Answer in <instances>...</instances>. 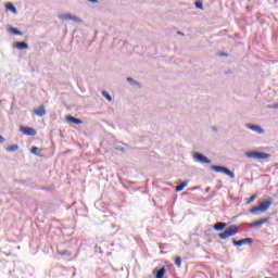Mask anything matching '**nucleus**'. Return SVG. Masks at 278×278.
Returning a JSON list of instances; mask_svg holds the SVG:
<instances>
[{
	"instance_id": "obj_1",
	"label": "nucleus",
	"mask_w": 278,
	"mask_h": 278,
	"mask_svg": "<svg viewBox=\"0 0 278 278\" xmlns=\"http://www.w3.org/2000/svg\"><path fill=\"white\" fill-rule=\"evenodd\" d=\"M239 227L237 225H230L224 232L218 235L220 240H227V238H231L238 233Z\"/></svg>"
},
{
	"instance_id": "obj_2",
	"label": "nucleus",
	"mask_w": 278,
	"mask_h": 278,
	"mask_svg": "<svg viewBox=\"0 0 278 278\" xmlns=\"http://www.w3.org/2000/svg\"><path fill=\"white\" fill-rule=\"evenodd\" d=\"M270 205H273V201L270 200H265L263 202L260 203L258 206H254L250 210L251 214H257V212H267V210L270 207Z\"/></svg>"
},
{
	"instance_id": "obj_3",
	"label": "nucleus",
	"mask_w": 278,
	"mask_h": 278,
	"mask_svg": "<svg viewBox=\"0 0 278 278\" xmlns=\"http://www.w3.org/2000/svg\"><path fill=\"white\" fill-rule=\"evenodd\" d=\"M245 156H248L250 160H269L270 154L266 152L248 151L245 152Z\"/></svg>"
},
{
	"instance_id": "obj_4",
	"label": "nucleus",
	"mask_w": 278,
	"mask_h": 278,
	"mask_svg": "<svg viewBox=\"0 0 278 278\" xmlns=\"http://www.w3.org/2000/svg\"><path fill=\"white\" fill-rule=\"evenodd\" d=\"M211 170H215V173H224V175H227L228 177H230V179H236V174H233V172H231L227 167L213 165L211 166Z\"/></svg>"
},
{
	"instance_id": "obj_5",
	"label": "nucleus",
	"mask_w": 278,
	"mask_h": 278,
	"mask_svg": "<svg viewBox=\"0 0 278 278\" xmlns=\"http://www.w3.org/2000/svg\"><path fill=\"white\" fill-rule=\"evenodd\" d=\"M58 18L60 21H73L74 23H81V18L71 14V13H65V14H60L58 15Z\"/></svg>"
},
{
	"instance_id": "obj_6",
	"label": "nucleus",
	"mask_w": 278,
	"mask_h": 278,
	"mask_svg": "<svg viewBox=\"0 0 278 278\" xmlns=\"http://www.w3.org/2000/svg\"><path fill=\"white\" fill-rule=\"evenodd\" d=\"M193 160L194 162H200V164H212V160L199 152L193 153Z\"/></svg>"
},
{
	"instance_id": "obj_7",
	"label": "nucleus",
	"mask_w": 278,
	"mask_h": 278,
	"mask_svg": "<svg viewBox=\"0 0 278 278\" xmlns=\"http://www.w3.org/2000/svg\"><path fill=\"white\" fill-rule=\"evenodd\" d=\"M232 244L235 247H243V244H253V240L251 238H245L241 240L232 239Z\"/></svg>"
},
{
	"instance_id": "obj_8",
	"label": "nucleus",
	"mask_w": 278,
	"mask_h": 278,
	"mask_svg": "<svg viewBox=\"0 0 278 278\" xmlns=\"http://www.w3.org/2000/svg\"><path fill=\"white\" fill-rule=\"evenodd\" d=\"M20 131H22V134H24L25 136H36V129L31 128V127H25L22 126L20 128Z\"/></svg>"
},
{
	"instance_id": "obj_9",
	"label": "nucleus",
	"mask_w": 278,
	"mask_h": 278,
	"mask_svg": "<svg viewBox=\"0 0 278 278\" xmlns=\"http://www.w3.org/2000/svg\"><path fill=\"white\" fill-rule=\"evenodd\" d=\"M247 128L251 129V131H255V134H264V130L260 125L248 124Z\"/></svg>"
},
{
	"instance_id": "obj_10",
	"label": "nucleus",
	"mask_w": 278,
	"mask_h": 278,
	"mask_svg": "<svg viewBox=\"0 0 278 278\" xmlns=\"http://www.w3.org/2000/svg\"><path fill=\"white\" fill-rule=\"evenodd\" d=\"M34 114L40 117L45 116L47 114V110H45V105H40L38 109H35Z\"/></svg>"
},
{
	"instance_id": "obj_11",
	"label": "nucleus",
	"mask_w": 278,
	"mask_h": 278,
	"mask_svg": "<svg viewBox=\"0 0 278 278\" xmlns=\"http://www.w3.org/2000/svg\"><path fill=\"white\" fill-rule=\"evenodd\" d=\"M153 275H155V278H164V275H166V267H162L160 270L154 269Z\"/></svg>"
},
{
	"instance_id": "obj_12",
	"label": "nucleus",
	"mask_w": 278,
	"mask_h": 278,
	"mask_svg": "<svg viewBox=\"0 0 278 278\" xmlns=\"http://www.w3.org/2000/svg\"><path fill=\"white\" fill-rule=\"evenodd\" d=\"M268 223V218H262L258 220H255L251 224V227H262V225H266Z\"/></svg>"
},
{
	"instance_id": "obj_13",
	"label": "nucleus",
	"mask_w": 278,
	"mask_h": 278,
	"mask_svg": "<svg viewBox=\"0 0 278 278\" xmlns=\"http://www.w3.org/2000/svg\"><path fill=\"white\" fill-rule=\"evenodd\" d=\"M225 227H227V223L218 222L213 226V229H215V231H223Z\"/></svg>"
},
{
	"instance_id": "obj_14",
	"label": "nucleus",
	"mask_w": 278,
	"mask_h": 278,
	"mask_svg": "<svg viewBox=\"0 0 278 278\" xmlns=\"http://www.w3.org/2000/svg\"><path fill=\"white\" fill-rule=\"evenodd\" d=\"M66 121H67L68 123H75V125H81V123H84V121H81V119H79V118H75V117H73V116H71V115H68V116L66 117Z\"/></svg>"
},
{
	"instance_id": "obj_15",
	"label": "nucleus",
	"mask_w": 278,
	"mask_h": 278,
	"mask_svg": "<svg viewBox=\"0 0 278 278\" xmlns=\"http://www.w3.org/2000/svg\"><path fill=\"white\" fill-rule=\"evenodd\" d=\"M15 48H16V49H20V50L29 49V45H27V42H24V41H22V42H16V43H15Z\"/></svg>"
},
{
	"instance_id": "obj_16",
	"label": "nucleus",
	"mask_w": 278,
	"mask_h": 278,
	"mask_svg": "<svg viewBox=\"0 0 278 278\" xmlns=\"http://www.w3.org/2000/svg\"><path fill=\"white\" fill-rule=\"evenodd\" d=\"M186 186H188V180H185L180 185L176 186V192H181Z\"/></svg>"
},
{
	"instance_id": "obj_17",
	"label": "nucleus",
	"mask_w": 278,
	"mask_h": 278,
	"mask_svg": "<svg viewBox=\"0 0 278 278\" xmlns=\"http://www.w3.org/2000/svg\"><path fill=\"white\" fill-rule=\"evenodd\" d=\"M9 31L15 36H23V31L18 30V28L10 27Z\"/></svg>"
},
{
	"instance_id": "obj_18",
	"label": "nucleus",
	"mask_w": 278,
	"mask_h": 278,
	"mask_svg": "<svg viewBox=\"0 0 278 278\" xmlns=\"http://www.w3.org/2000/svg\"><path fill=\"white\" fill-rule=\"evenodd\" d=\"M7 151H9V153H14V151H18V144L9 146L7 148Z\"/></svg>"
},
{
	"instance_id": "obj_19",
	"label": "nucleus",
	"mask_w": 278,
	"mask_h": 278,
	"mask_svg": "<svg viewBox=\"0 0 278 278\" xmlns=\"http://www.w3.org/2000/svg\"><path fill=\"white\" fill-rule=\"evenodd\" d=\"M5 8H7V10H9L10 12H13V14H16V7H14V4H12V3H7Z\"/></svg>"
},
{
	"instance_id": "obj_20",
	"label": "nucleus",
	"mask_w": 278,
	"mask_h": 278,
	"mask_svg": "<svg viewBox=\"0 0 278 278\" xmlns=\"http://www.w3.org/2000/svg\"><path fill=\"white\" fill-rule=\"evenodd\" d=\"M40 149H38V147H33L30 153H33L34 155H38L39 157H42V154L38 153Z\"/></svg>"
},
{
	"instance_id": "obj_21",
	"label": "nucleus",
	"mask_w": 278,
	"mask_h": 278,
	"mask_svg": "<svg viewBox=\"0 0 278 278\" xmlns=\"http://www.w3.org/2000/svg\"><path fill=\"white\" fill-rule=\"evenodd\" d=\"M257 199V194H253L251 195L248 200H247V205H251V203H253V201H255Z\"/></svg>"
},
{
	"instance_id": "obj_22",
	"label": "nucleus",
	"mask_w": 278,
	"mask_h": 278,
	"mask_svg": "<svg viewBox=\"0 0 278 278\" xmlns=\"http://www.w3.org/2000/svg\"><path fill=\"white\" fill-rule=\"evenodd\" d=\"M102 97H104V99L112 101V96H110V93H108V91H102Z\"/></svg>"
},
{
	"instance_id": "obj_23",
	"label": "nucleus",
	"mask_w": 278,
	"mask_h": 278,
	"mask_svg": "<svg viewBox=\"0 0 278 278\" xmlns=\"http://www.w3.org/2000/svg\"><path fill=\"white\" fill-rule=\"evenodd\" d=\"M195 8H198V10H203V2L201 0H198L195 2Z\"/></svg>"
},
{
	"instance_id": "obj_24",
	"label": "nucleus",
	"mask_w": 278,
	"mask_h": 278,
	"mask_svg": "<svg viewBox=\"0 0 278 278\" xmlns=\"http://www.w3.org/2000/svg\"><path fill=\"white\" fill-rule=\"evenodd\" d=\"M175 264H176V266H177L178 268H181V257H180V256L176 257Z\"/></svg>"
},
{
	"instance_id": "obj_25",
	"label": "nucleus",
	"mask_w": 278,
	"mask_h": 278,
	"mask_svg": "<svg viewBox=\"0 0 278 278\" xmlns=\"http://www.w3.org/2000/svg\"><path fill=\"white\" fill-rule=\"evenodd\" d=\"M127 81L129 83V84H132V86H138V81H136L134 78H131V77H128L127 78Z\"/></svg>"
},
{
	"instance_id": "obj_26",
	"label": "nucleus",
	"mask_w": 278,
	"mask_h": 278,
	"mask_svg": "<svg viewBox=\"0 0 278 278\" xmlns=\"http://www.w3.org/2000/svg\"><path fill=\"white\" fill-rule=\"evenodd\" d=\"M114 149H115V151H121L122 153H125V148H123L121 146H115Z\"/></svg>"
},
{
	"instance_id": "obj_27",
	"label": "nucleus",
	"mask_w": 278,
	"mask_h": 278,
	"mask_svg": "<svg viewBox=\"0 0 278 278\" xmlns=\"http://www.w3.org/2000/svg\"><path fill=\"white\" fill-rule=\"evenodd\" d=\"M60 255L71 256V252L68 250H64V251L60 252Z\"/></svg>"
},
{
	"instance_id": "obj_28",
	"label": "nucleus",
	"mask_w": 278,
	"mask_h": 278,
	"mask_svg": "<svg viewBox=\"0 0 278 278\" xmlns=\"http://www.w3.org/2000/svg\"><path fill=\"white\" fill-rule=\"evenodd\" d=\"M270 110H278V104L269 105L268 106Z\"/></svg>"
},
{
	"instance_id": "obj_29",
	"label": "nucleus",
	"mask_w": 278,
	"mask_h": 278,
	"mask_svg": "<svg viewBox=\"0 0 278 278\" xmlns=\"http://www.w3.org/2000/svg\"><path fill=\"white\" fill-rule=\"evenodd\" d=\"M3 142H5V138L0 135V144H3Z\"/></svg>"
},
{
	"instance_id": "obj_30",
	"label": "nucleus",
	"mask_w": 278,
	"mask_h": 278,
	"mask_svg": "<svg viewBox=\"0 0 278 278\" xmlns=\"http://www.w3.org/2000/svg\"><path fill=\"white\" fill-rule=\"evenodd\" d=\"M90 3H99V0H88Z\"/></svg>"
},
{
	"instance_id": "obj_31",
	"label": "nucleus",
	"mask_w": 278,
	"mask_h": 278,
	"mask_svg": "<svg viewBox=\"0 0 278 278\" xmlns=\"http://www.w3.org/2000/svg\"><path fill=\"white\" fill-rule=\"evenodd\" d=\"M220 55H223L224 58H227V53L222 52Z\"/></svg>"
},
{
	"instance_id": "obj_32",
	"label": "nucleus",
	"mask_w": 278,
	"mask_h": 278,
	"mask_svg": "<svg viewBox=\"0 0 278 278\" xmlns=\"http://www.w3.org/2000/svg\"><path fill=\"white\" fill-rule=\"evenodd\" d=\"M178 35H179V36H184V33H181V31H178Z\"/></svg>"
}]
</instances>
